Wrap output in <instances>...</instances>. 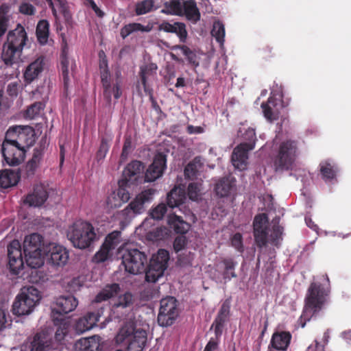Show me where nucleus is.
Here are the masks:
<instances>
[{"mask_svg":"<svg viewBox=\"0 0 351 351\" xmlns=\"http://www.w3.org/2000/svg\"><path fill=\"white\" fill-rule=\"evenodd\" d=\"M36 142L34 129L29 125H13L8 128L1 152L6 163L17 166L25 159L27 149Z\"/></svg>","mask_w":351,"mask_h":351,"instance_id":"obj_1","label":"nucleus"},{"mask_svg":"<svg viewBox=\"0 0 351 351\" xmlns=\"http://www.w3.org/2000/svg\"><path fill=\"white\" fill-rule=\"evenodd\" d=\"M253 235L254 242L258 248H263L270 243L279 247L282 241L283 228L277 223L269 227L267 214L260 213L254 217L253 221Z\"/></svg>","mask_w":351,"mask_h":351,"instance_id":"obj_2","label":"nucleus"},{"mask_svg":"<svg viewBox=\"0 0 351 351\" xmlns=\"http://www.w3.org/2000/svg\"><path fill=\"white\" fill-rule=\"evenodd\" d=\"M330 290L319 282L311 283L304 298V306L298 324L304 328L306 322L316 317L327 302Z\"/></svg>","mask_w":351,"mask_h":351,"instance_id":"obj_3","label":"nucleus"},{"mask_svg":"<svg viewBox=\"0 0 351 351\" xmlns=\"http://www.w3.org/2000/svg\"><path fill=\"white\" fill-rule=\"evenodd\" d=\"M299 154V143L296 140L286 139L281 141L273 157L276 172L292 170Z\"/></svg>","mask_w":351,"mask_h":351,"instance_id":"obj_4","label":"nucleus"},{"mask_svg":"<svg viewBox=\"0 0 351 351\" xmlns=\"http://www.w3.org/2000/svg\"><path fill=\"white\" fill-rule=\"evenodd\" d=\"M67 238L74 247L84 250L90 247L97 237L92 223L84 220H77L69 227Z\"/></svg>","mask_w":351,"mask_h":351,"instance_id":"obj_5","label":"nucleus"},{"mask_svg":"<svg viewBox=\"0 0 351 351\" xmlns=\"http://www.w3.org/2000/svg\"><path fill=\"white\" fill-rule=\"evenodd\" d=\"M41 299L40 291L30 286L21 289L12 305L13 313L18 315L29 314Z\"/></svg>","mask_w":351,"mask_h":351,"instance_id":"obj_6","label":"nucleus"},{"mask_svg":"<svg viewBox=\"0 0 351 351\" xmlns=\"http://www.w3.org/2000/svg\"><path fill=\"white\" fill-rule=\"evenodd\" d=\"M169 253L165 249H160L157 254H154L147 267H145V280L149 282H156L163 276L167 268Z\"/></svg>","mask_w":351,"mask_h":351,"instance_id":"obj_7","label":"nucleus"},{"mask_svg":"<svg viewBox=\"0 0 351 351\" xmlns=\"http://www.w3.org/2000/svg\"><path fill=\"white\" fill-rule=\"evenodd\" d=\"M122 264L127 272L134 275L141 274L145 270L147 257L138 249H126L122 254Z\"/></svg>","mask_w":351,"mask_h":351,"instance_id":"obj_8","label":"nucleus"},{"mask_svg":"<svg viewBox=\"0 0 351 351\" xmlns=\"http://www.w3.org/2000/svg\"><path fill=\"white\" fill-rule=\"evenodd\" d=\"M156 192V190L154 189H148L141 191L120 212L119 215L125 220H130L136 215L142 214L145 210V204L153 199Z\"/></svg>","mask_w":351,"mask_h":351,"instance_id":"obj_9","label":"nucleus"},{"mask_svg":"<svg viewBox=\"0 0 351 351\" xmlns=\"http://www.w3.org/2000/svg\"><path fill=\"white\" fill-rule=\"evenodd\" d=\"M158 323L161 326L172 325L179 315L177 300L174 297L167 296L160 302Z\"/></svg>","mask_w":351,"mask_h":351,"instance_id":"obj_10","label":"nucleus"},{"mask_svg":"<svg viewBox=\"0 0 351 351\" xmlns=\"http://www.w3.org/2000/svg\"><path fill=\"white\" fill-rule=\"evenodd\" d=\"M78 304L77 300L73 295H62L57 298L55 306L52 308V317L55 325L60 324L63 319L58 318L56 315H63L68 314L75 309Z\"/></svg>","mask_w":351,"mask_h":351,"instance_id":"obj_11","label":"nucleus"},{"mask_svg":"<svg viewBox=\"0 0 351 351\" xmlns=\"http://www.w3.org/2000/svg\"><path fill=\"white\" fill-rule=\"evenodd\" d=\"M133 304V295L130 293H125L120 295L112 304V311L115 317L120 319H130L133 317L132 306Z\"/></svg>","mask_w":351,"mask_h":351,"instance_id":"obj_12","label":"nucleus"},{"mask_svg":"<svg viewBox=\"0 0 351 351\" xmlns=\"http://www.w3.org/2000/svg\"><path fill=\"white\" fill-rule=\"evenodd\" d=\"M104 308L98 306L94 311L87 312L75 322V330L78 334L86 332L97 325L99 318L103 315Z\"/></svg>","mask_w":351,"mask_h":351,"instance_id":"obj_13","label":"nucleus"},{"mask_svg":"<svg viewBox=\"0 0 351 351\" xmlns=\"http://www.w3.org/2000/svg\"><path fill=\"white\" fill-rule=\"evenodd\" d=\"M8 267L13 274H18L24 265L21 243L13 240L8 246Z\"/></svg>","mask_w":351,"mask_h":351,"instance_id":"obj_14","label":"nucleus"},{"mask_svg":"<svg viewBox=\"0 0 351 351\" xmlns=\"http://www.w3.org/2000/svg\"><path fill=\"white\" fill-rule=\"evenodd\" d=\"M166 155L161 152L158 153L145 173L144 181L151 182L160 178L166 169Z\"/></svg>","mask_w":351,"mask_h":351,"instance_id":"obj_15","label":"nucleus"},{"mask_svg":"<svg viewBox=\"0 0 351 351\" xmlns=\"http://www.w3.org/2000/svg\"><path fill=\"white\" fill-rule=\"evenodd\" d=\"M287 105L284 104L282 94H272L268 98L266 103L261 104V108L264 117L269 121L278 119L279 115V108H284Z\"/></svg>","mask_w":351,"mask_h":351,"instance_id":"obj_16","label":"nucleus"},{"mask_svg":"<svg viewBox=\"0 0 351 351\" xmlns=\"http://www.w3.org/2000/svg\"><path fill=\"white\" fill-rule=\"evenodd\" d=\"M144 164L139 160H132L125 167L122 180H127L134 185L141 183L144 171Z\"/></svg>","mask_w":351,"mask_h":351,"instance_id":"obj_17","label":"nucleus"},{"mask_svg":"<svg viewBox=\"0 0 351 351\" xmlns=\"http://www.w3.org/2000/svg\"><path fill=\"white\" fill-rule=\"evenodd\" d=\"M237 263L230 257L221 258L215 264L217 271L220 274L224 281V283L231 280L232 278H237L235 271Z\"/></svg>","mask_w":351,"mask_h":351,"instance_id":"obj_18","label":"nucleus"},{"mask_svg":"<svg viewBox=\"0 0 351 351\" xmlns=\"http://www.w3.org/2000/svg\"><path fill=\"white\" fill-rule=\"evenodd\" d=\"M27 39L25 27L21 24L18 23L14 29L8 32L7 40L4 43L23 50Z\"/></svg>","mask_w":351,"mask_h":351,"instance_id":"obj_19","label":"nucleus"},{"mask_svg":"<svg viewBox=\"0 0 351 351\" xmlns=\"http://www.w3.org/2000/svg\"><path fill=\"white\" fill-rule=\"evenodd\" d=\"M49 193L46 186L43 184H36L32 193H29L25 199V203L30 206H41L47 201Z\"/></svg>","mask_w":351,"mask_h":351,"instance_id":"obj_20","label":"nucleus"},{"mask_svg":"<svg viewBox=\"0 0 351 351\" xmlns=\"http://www.w3.org/2000/svg\"><path fill=\"white\" fill-rule=\"evenodd\" d=\"M158 30L166 33L176 34L181 43H185L187 39L186 26L182 22L176 21L171 23L167 21H163L158 25Z\"/></svg>","mask_w":351,"mask_h":351,"instance_id":"obj_21","label":"nucleus"},{"mask_svg":"<svg viewBox=\"0 0 351 351\" xmlns=\"http://www.w3.org/2000/svg\"><path fill=\"white\" fill-rule=\"evenodd\" d=\"M254 149L253 144H241L237 145L233 150L232 160L235 167L244 169L247 165L248 152Z\"/></svg>","mask_w":351,"mask_h":351,"instance_id":"obj_22","label":"nucleus"},{"mask_svg":"<svg viewBox=\"0 0 351 351\" xmlns=\"http://www.w3.org/2000/svg\"><path fill=\"white\" fill-rule=\"evenodd\" d=\"M45 65V58L43 56L38 57L29 64L23 73L25 82L30 84L36 80L43 72Z\"/></svg>","mask_w":351,"mask_h":351,"instance_id":"obj_23","label":"nucleus"},{"mask_svg":"<svg viewBox=\"0 0 351 351\" xmlns=\"http://www.w3.org/2000/svg\"><path fill=\"white\" fill-rule=\"evenodd\" d=\"M291 338V334L289 331H276L271 336L269 348L278 351H287Z\"/></svg>","mask_w":351,"mask_h":351,"instance_id":"obj_24","label":"nucleus"},{"mask_svg":"<svg viewBox=\"0 0 351 351\" xmlns=\"http://www.w3.org/2000/svg\"><path fill=\"white\" fill-rule=\"evenodd\" d=\"M69 251L63 246L56 245L50 251L49 263L54 267H63L68 262Z\"/></svg>","mask_w":351,"mask_h":351,"instance_id":"obj_25","label":"nucleus"},{"mask_svg":"<svg viewBox=\"0 0 351 351\" xmlns=\"http://www.w3.org/2000/svg\"><path fill=\"white\" fill-rule=\"evenodd\" d=\"M157 66L155 64L151 63L149 64L143 65L140 67L139 77L141 84L143 86L144 91L149 96L150 99L153 103H156L153 97V89L147 84V77L153 75L157 70Z\"/></svg>","mask_w":351,"mask_h":351,"instance_id":"obj_26","label":"nucleus"},{"mask_svg":"<svg viewBox=\"0 0 351 351\" xmlns=\"http://www.w3.org/2000/svg\"><path fill=\"white\" fill-rule=\"evenodd\" d=\"M22 52L23 50L4 43L1 59L6 66H12L19 62Z\"/></svg>","mask_w":351,"mask_h":351,"instance_id":"obj_27","label":"nucleus"},{"mask_svg":"<svg viewBox=\"0 0 351 351\" xmlns=\"http://www.w3.org/2000/svg\"><path fill=\"white\" fill-rule=\"evenodd\" d=\"M43 237L38 233H32L25 237L23 241L24 253H35L42 252Z\"/></svg>","mask_w":351,"mask_h":351,"instance_id":"obj_28","label":"nucleus"},{"mask_svg":"<svg viewBox=\"0 0 351 351\" xmlns=\"http://www.w3.org/2000/svg\"><path fill=\"white\" fill-rule=\"evenodd\" d=\"M30 351H49L52 348V341L45 332L34 335L29 344Z\"/></svg>","mask_w":351,"mask_h":351,"instance_id":"obj_29","label":"nucleus"},{"mask_svg":"<svg viewBox=\"0 0 351 351\" xmlns=\"http://www.w3.org/2000/svg\"><path fill=\"white\" fill-rule=\"evenodd\" d=\"M182 16L193 24H196L201 19V13L195 0H184Z\"/></svg>","mask_w":351,"mask_h":351,"instance_id":"obj_30","label":"nucleus"},{"mask_svg":"<svg viewBox=\"0 0 351 351\" xmlns=\"http://www.w3.org/2000/svg\"><path fill=\"white\" fill-rule=\"evenodd\" d=\"M19 169H3L0 171V186L8 189L16 185L20 180Z\"/></svg>","mask_w":351,"mask_h":351,"instance_id":"obj_31","label":"nucleus"},{"mask_svg":"<svg viewBox=\"0 0 351 351\" xmlns=\"http://www.w3.org/2000/svg\"><path fill=\"white\" fill-rule=\"evenodd\" d=\"M147 341L146 331L140 329L136 331L133 338L128 341L126 351H142Z\"/></svg>","mask_w":351,"mask_h":351,"instance_id":"obj_32","label":"nucleus"},{"mask_svg":"<svg viewBox=\"0 0 351 351\" xmlns=\"http://www.w3.org/2000/svg\"><path fill=\"white\" fill-rule=\"evenodd\" d=\"M122 327L119 329L118 334L116 336V341L119 343H123L124 341H128L133 338L134 333L137 330L135 329V322L130 319H128Z\"/></svg>","mask_w":351,"mask_h":351,"instance_id":"obj_33","label":"nucleus"},{"mask_svg":"<svg viewBox=\"0 0 351 351\" xmlns=\"http://www.w3.org/2000/svg\"><path fill=\"white\" fill-rule=\"evenodd\" d=\"M186 199L185 190L181 187L175 186L167 194V202L170 208L178 207Z\"/></svg>","mask_w":351,"mask_h":351,"instance_id":"obj_34","label":"nucleus"},{"mask_svg":"<svg viewBox=\"0 0 351 351\" xmlns=\"http://www.w3.org/2000/svg\"><path fill=\"white\" fill-rule=\"evenodd\" d=\"M153 26L150 24L143 25L138 23H130L123 26L120 29V36L123 39H125L132 34L141 32H149L152 30Z\"/></svg>","mask_w":351,"mask_h":351,"instance_id":"obj_35","label":"nucleus"},{"mask_svg":"<svg viewBox=\"0 0 351 351\" xmlns=\"http://www.w3.org/2000/svg\"><path fill=\"white\" fill-rule=\"evenodd\" d=\"M69 60L66 48L62 49L60 55V72L64 84V89L66 91L69 88L71 78L69 75Z\"/></svg>","mask_w":351,"mask_h":351,"instance_id":"obj_36","label":"nucleus"},{"mask_svg":"<svg viewBox=\"0 0 351 351\" xmlns=\"http://www.w3.org/2000/svg\"><path fill=\"white\" fill-rule=\"evenodd\" d=\"M44 148L40 145L34 149L32 158L27 162L25 166L26 174L28 177L34 175L36 169L42 160Z\"/></svg>","mask_w":351,"mask_h":351,"instance_id":"obj_37","label":"nucleus"},{"mask_svg":"<svg viewBox=\"0 0 351 351\" xmlns=\"http://www.w3.org/2000/svg\"><path fill=\"white\" fill-rule=\"evenodd\" d=\"M234 186V182L228 178H222L215 184V191L220 197H228Z\"/></svg>","mask_w":351,"mask_h":351,"instance_id":"obj_38","label":"nucleus"},{"mask_svg":"<svg viewBox=\"0 0 351 351\" xmlns=\"http://www.w3.org/2000/svg\"><path fill=\"white\" fill-rule=\"evenodd\" d=\"M120 291L119 284L113 283L106 285L96 296L95 303H101L116 295Z\"/></svg>","mask_w":351,"mask_h":351,"instance_id":"obj_39","label":"nucleus"},{"mask_svg":"<svg viewBox=\"0 0 351 351\" xmlns=\"http://www.w3.org/2000/svg\"><path fill=\"white\" fill-rule=\"evenodd\" d=\"M169 224L176 234H184L190 229V224L183 220L182 217L173 215L169 218Z\"/></svg>","mask_w":351,"mask_h":351,"instance_id":"obj_40","label":"nucleus"},{"mask_svg":"<svg viewBox=\"0 0 351 351\" xmlns=\"http://www.w3.org/2000/svg\"><path fill=\"white\" fill-rule=\"evenodd\" d=\"M184 0H169L163 4L161 12L167 15L182 16V10Z\"/></svg>","mask_w":351,"mask_h":351,"instance_id":"obj_41","label":"nucleus"},{"mask_svg":"<svg viewBox=\"0 0 351 351\" xmlns=\"http://www.w3.org/2000/svg\"><path fill=\"white\" fill-rule=\"evenodd\" d=\"M99 347V343L95 336L80 339L75 344V351H98Z\"/></svg>","mask_w":351,"mask_h":351,"instance_id":"obj_42","label":"nucleus"},{"mask_svg":"<svg viewBox=\"0 0 351 351\" xmlns=\"http://www.w3.org/2000/svg\"><path fill=\"white\" fill-rule=\"evenodd\" d=\"M36 35L38 42L44 45L47 44L49 36V23L45 19L40 20L36 25Z\"/></svg>","mask_w":351,"mask_h":351,"instance_id":"obj_43","label":"nucleus"},{"mask_svg":"<svg viewBox=\"0 0 351 351\" xmlns=\"http://www.w3.org/2000/svg\"><path fill=\"white\" fill-rule=\"evenodd\" d=\"M201 157L197 156L184 168V176L187 179L194 180L197 178L199 170L202 167Z\"/></svg>","mask_w":351,"mask_h":351,"instance_id":"obj_44","label":"nucleus"},{"mask_svg":"<svg viewBox=\"0 0 351 351\" xmlns=\"http://www.w3.org/2000/svg\"><path fill=\"white\" fill-rule=\"evenodd\" d=\"M337 168L328 161L320 164V173L322 178L326 181H330L335 178Z\"/></svg>","mask_w":351,"mask_h":351,"instance_id":"obj_45","label":"nucleus"},{"mask_svg":"<svg viewBox=\"0 0 351 351\" xmlns=\"http://www.w3.org/2000/svg\"><path fill=\"white\" fill-rule=\"evenodd\" d=\"M27 265L33 269H37L42 267L44 264V260L42 252L35 253H24Z\"/></svg>","mask_w":351,"mask_h":351,"instance_id":"obj_46","label":"nucleus"},{"mask_svg":"<svg viewBox=\"0 0 351 351\" xmlns=\"http://www.w3.org/2000/svg\"><path fill=\"white\" fill-rule=\"evenodd\" d=\"M156 9L154 0H142L136 3L134 12L136 16H141L149 13Z\"/></svg>","mask_w":351,"mask_h":351,"instance_id":"obj_47","label":"nucleus"},{"mask_svg":"<svg viewBox=\"0 0 351 351\" xmlns=\"http://www.w3.org/2000/svg\"><path fill=\"white\" fill-rule=\"evenodd\" d=\"M212 36L220 45H223L225 37V27L222 22L217 21L214 22L211 30Z\"/></svg>","mask_w":351,"mask_h":351,"instance_id":"obj_48","label":"nucleus"},{"mask_svg":"<svg viewBox=\"0 0 351 351\" xmlns=\"http://www.w3.org/2000/svg\"><path fill=\"white\" fill-rule=\"evenodd\" d=\"M119 189L117 190V196L120 200L123 202H127L130 199V193L128 190V188L130 187L132 184L128 182L127 180L121 179L119 182Z\"/></svg>","mask_w":351,"mask_h":351,"instance_id":"obj_49","label":"nucleus"},{"mask_svg":"<svg viewBox=\"0 0 351 351\" xmlns=\"http://www.w3.org/2000/svg\"><path fill=\"white\" fill-rule=\"evenodd\" d=\"M173 49H180L182 54L186 58L189 64L195 66H197L199 65L196 53L186 45H176L173 47Z\"/></svg>","mask_w":351,"mask_h":351,"instance_id":"obj_50","label":"nucleus"},{"mask_svg":"<svg viewBox=\"0 0 351 351\" xmlns=\"http://www.w3.org/2000/svg\"><path fill=\"white\" fill-rule=\"evenodd\" d=\"M56 5L58 8L60 12L62 14L65 23L71 25L72 24V14L69 10L68 3L66 0H54Z\"/></svg>","mask_w":351,"mask_h":351,"instance_id":"obj_51","label":"nucleus"},{"mask_svg":"<svg viewBox=\"0 0 351 351\" xmlns=\"http://www.w3.org/2000/svg\"><path fill=\"white\" fill-rule=\"evenodd\" d=\"M110 73L108 69H104L101 73V80L104 88V96L108 102L111 101V90L110 82Z\"/></svg>","mask_w":351,"mask_h":351,"instance_id":"obj_52","label":"nucleus"},{"mask_svg":"<svg viewBox=\"0 0 351 351\" xmlns=\"http://www.w3.org/2000/svg\"><path fill=\"white\" fill-rule=\"evenodd\" d=\"M121 237V232L119 230H114L109 233L103 243V245H106L112 250H114L119 243V238Z\"/></svg>","mask_w":351,"mask_h":351,"instance_id":"obj_53","label":"nucleus"},{"mask_svg":"<svg viewBox=\"0 0 351 351\" xmlns=\"http://www.w3.org/2000/svg\"><path fill=\"white\" fill-rule=\"evenodd\" d=\"M228 319V316L221 315L219 313H217V315L211 326V328L214 327L215 334L217 337H220L221 336L223 327Z\"/></svg>","mask_w":351,"mask_h":351,"instance_id":"obj_54","label":"nucleus"},{"mask_svg":"<svg viewBox=\"0 0 351 351\" xmlns=\"http://www.w3.org/2000/svg\"><path fill=\"white\" fill-rule=\"evenodd\" d=\"M45 108V104L41 101H37L29 106L25 111V117L30 119L39 115L40 111Z\"/></svg>","mask_w":351,"mask_h":351,"instance_id":"obj_55","label":"nucleus"},{"mask_svg":"<svg viewBox=\"0 0 351 351\" xmlns=\"http://www.w3.org/2000/svg\"><path fill=\"white\" fill-rule=\"evenodd\" d=\"M111 250V249L102 244L100 249L93 257V261L96 263L105 262L109 258Z\"/></svg>","mask_w":351,"mask_h":351,"instance_id":"obj_56","label":"nucleus"},{"mask_svg":"<svg viewBox=\"0 0 351 351\" xmlns=\"http://www.w3.org/2000/svg\"><path fill=\"white\" fill-rule=\"evenodd\" d=\"M111 141V138H108L107 137H102L101 139V143L99 147V149L97 152V160L104 159L110 148V143Z\"/></svg>","mask_w":351,"mask_h":351,"instance_id":"obj_57","label":"nucleus"},{"mask_svg":"<svg viewBox=\"0 0 351 351\" xmlns=\"http://www.w3.org/2000/svg\"><path fill=\"white\" fill-rule=\"evenodd\" d=\"M201 184L199 182H191L187 188V194L190 199L197 200L199 196Z\"/></svg>","mask_w":351,"mask_h":351,"instance_id":"obj_58","label":"nucleus"},{"mask_svg":"<svg viewBox=\"0 0 351 351\" xmlns=\"http://www.w3.org/2000/svg\"><path fill=\"white\" fill-rule=\"evenodd\" d=\"M167 211V208L166 204L161 203L151 210L150 215L153 219H161L163 218Z\"/></svg>","mask_w":351,"mask_h":351,"instance_id":"obj_59","label":"nucleus"},{"mask_svg":"<svg viewBox=\"0 0 351 351\" xmlns=\"http://www.w3.org/2000/svg\"><path fill=\"white\" fill-rule=\"evenodd\" d=\"M117 79L115 83H113L112 86L110 85L111 95L113 94L114 99H119L121 95V80L120 78V73H117Z\"/></svg>","mask_w":351,"mask_h":351,"instance_id":"obj_60","label":"nucleus"},{"mask_svg":"<svg viewBox=\"0 0 351 351\" xmlns=\"http://www.w3.org/2000/svg\"><path fill=\"white\" fill-rule=\"evenodd\" d=\"M19 12L26 16H33L36 12V8L29 2H22L19 7Z\"/></svg>","mask_w":351,"mask_h":351,"instance_id":"obj_61","label":"nucleus"},{"mask_svg":"<svg viewBox=\"0 0 351 351\" xmlns=\"http://www.w3.org/2000/svg\"><path fill=\"white\" fill-rule=\"evenodd\" d=\"M231 245L237 251H239L240 252H243L244 249H243V237L241 233L237 232L232 237Z\"/></svg>","mask_w":351,"mask_h":351,"instance_id":"obj_62","label":"nucleus"},{"mask_svg":"<svg viewBox=\"0 0 351 351\" xmlns=\"http://www.w3.org/2000/svg\"><path fill=\"white\" fill-rule=\"evenodd\" d=\"M243 138L245 140V142L241 143V144H253V146H255L256 136L255 130L252 128H249L247 130L243 135Z\"/></svg>","mask_w":351,"mask_h":351,"instance_id":"obj_63","label":"nucleus"},{"mask_svg":"<svg viewBox=\"0 0 351 351\" xmlns=\"http://www.w3.org/2000/svg\"><path fill=\"white\" fill-rule=\"evenodd\" d=\"M260 53L261 58L265 60H269L276 56L274 48L269 45H267L262 48Z\"/></svg>","mask_w":351,"mask_h":351,"instance_id":"obj_64","label":"nucleus"}]
</instances>
